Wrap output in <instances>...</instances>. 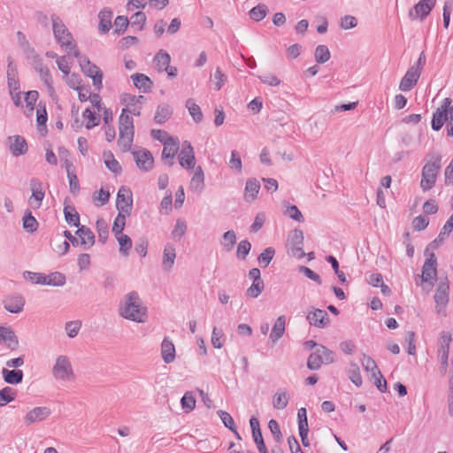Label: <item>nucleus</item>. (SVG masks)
I'll return each mask as SVG.
<instances>
[{"label":"nucleus","instance_id":"obj_10","mask_svg":"<svg viewBox=\"0 0 453 453\" xmlns=\"http://www.w3.org/2000/svg\"><path fill=\"white\" fill-rule=\"evenodd\" d=\"M435 4L436 0H420L409 11V17L412 19L419 18L420 20H423L428 16Z\"/></svg>","mask_w":453,"mask_h":453},{"label":"nucleus","instance_id":"obj_45","mask_svg":"<svg viewBox=\"0 0 453 453\" xmlns=\"http://www.w3.org/2000/svg\"><path fill=\"white\" fill-rule=\"evenodd\" d=\"M128 216H130V214H126L124 212L118 213V216L116 217L112 226V232L116 236L123 232L126 226V219Z\"/></svg>","mask_w":453,"mask_h":453},{"label":"nucleus","instance_id":"obj_64","mask_svg":"<svg viewBox=\"0 0 453 453\" xmlns=\"http://www.w3.org/2000/svg\"><path fill=\"white\" fill-rule=\"evenodd\" d=\"M357 26V19L352 15H345L341 18L340 27L344 30L354 28Z\"/></svg>","mask_w":453,"mask_h":453},{"label":"nucleus","instance_id":"obj_14","mask_svg":"<svg viewBox=\"0 0 453 453\" xmlns=\"http://www.w3.org/2000/svg\"><path fill=\"white\" fill-rule=\"evenodd\" d=\"M136 165L143 171H150L153 167L154 159L152 154L148 150H142L133 152Z\"/></svg>","mask_w":453,"mask_h":453},{"label":"nucleus","instance_id":"obj_54","mask_svg":"<svg viewBox=\"0 0 453 453\" xmlns=\"http://www.w3.org/2000/svg\"><path fill=\"white\" fill-rule=\"evenodd\" d=\"M251 249V244L248 240H242L239 242L237 246L236 255L237 257L241 260H245L246 257L250 253Z\"/></svg>","mask_w":453,"mask_h":453},{"label":"nucleus","instance_id":"obj_27","mask_svg":"<svg viewBox=\"0 0 453 453\" xmlns=\"http://www.w3.org/2000/svg\"><path fill=\"white\" fill-rule=\"evenodd\" d=\"M306 319L310 325L319 328H325L330 325L328 313H308Z\"/></svg>","mask_w":453,"mask_h":453},{"label":"nucleus","instance_id":"obj_26","mask_svg":"<svg viewBox=\"0 0 453 453\" xmlns=\"http://www.w3.org/2000/svg\"><path fill=\"white\" fill-rule=\"evenodd\" d=\"M134 85L144 93L149 92L153 85L152 81L143 73H134L131 76Z\"/></svg>","mask_w":453,"mask_h":453},{"label":"nucleus","instance_id":"obj_7","mask_svg":"<svg viewBox=\"0 0 453 453\" xmlns=\"http://www.w3.org/2000/svg\"><path fill=\"white\" fill-rule=\"evenodd\" d=\"M52 374L55 379L68 381L74 377L73 367L69 358L66 356L57 357L56 363L52 368Z\"/></svg>","mask_w":453,"mask_h":453},{"label":"nucleus","instance_id":"obj_24","mask_svg":"<svg viewBox=\"0 0 453 453\" xmlns=\"http://www.w3.org/2000/svg\"><path fill=\"white\" fill-rule=\"evenodd\" d=\"M7 311H21L25 305V299L20 295L8 296L4 301Z\"/></svg>","mask_w":453,"mask_h":453},{"label":"nucleus","instance_id":"obj_29","mask_svg":"<svg viewBox=\"0 0 453 453\" xmlns=\"http://www.w3.org/2000/svg\"><path fill=\"white\" fill-rule=\"evenodd\" d=\"M78 229L75 232L77 235L81 238V244L82 245H88V248H90L95 243V234L87 226H77Z\"/></svg>","mask_w":453,"mask_h":453},{"label":"nucleus","instance_id":"obj_6","mask_svg":"<svg viewBox=\"0 0 453 453\" xmlns=\"http://www.w3.org/2000/svg\"><path fill=\"white\" fill-rule=\"evenodd\" d=\"M437 258L434 253H430L422 266L421 275H417L416 277V283L418 285V279H420V284L426 282L433 286L434 280L437 276Z\"/></svg>","mask_w":453,"mask_h":453},{"label":"nucleus","instance_id":"obj_38","mask_svg":"<svg viewBox=\"0 0 453 453\" xmlns=\"http://www.w3.org/2000/svg\"><path fill=\"white\" fill-rule=\"evenodd\" d=\"M268 13V7L265 4H258L250 11V18L255 21H260Z\"/></svg>","mask_w":453,"mask_h":453},{"label":"nucleus","instance_id":"obj_13","mask_svg":"<svg viewBox=\"0 0 453 453\" xmlns=\"http://www.w3.org/2000/svg\"><path fill=\"white\" fill-rule=\"evenodd\" d=\"M420 74L419 70H417L416 67H410L400 81L399 89L403 92L411 90L417 84Z\"/></svg>","mask_w":453,"mask_h":453},{"label":"nucleus","instance_id":"obj_30","mask_svg":"<svg viewBox=\"0 0 453 453\" xmlns=\"http://www.w3.org/2000/svg\"><path fill=\"white\" fill-rule=\"evenodd\" d=\"M204 188V173L201 166H197L190 180V188L202 192Z\"/></svg>","mask_w":453,"mask_h":453},{"label":"nucleus","instance_id":"obj_62","mask_svg":"<svg viewBox=\"0 0 453 453\" xmlns=\"http://www.w3.org/2000/svg\"><path fill=\"white\" fill-rule=\"evenodd\" d=\"M284 214L297 222L304 221V218H303L302 212L299 211V209L296 205L288 206Z\"/></svg>","mask_w":453,"mask_h":453},{"label":"nucleus","instance_id":"obj_1","mask_svg":"<svg viewBox=\"0 0 453 453\" xmlns=\"http://www.w3.org/2000/svg\"><path fill=\"white\" fill-rule=\"evenodd\" d=\"M127 110L123 109L119 119V137L118 144L122 151H128L131 149L134 134L133 118L127 114Z\"/></svg>","mask_w":453,"mask_h":453},{"label":"nucleus","instance_id":"obj_63","mask_svg":"<svg viewBox=\"0 0 453 453\" xmlns=\"http://www.w3.org/2000/svg\"><path fill=\"white\" fill-rule=\"evenodd\" d=\"M128 24L129 20L126 16H118L114 21V32L118 35L123 34L126 31Z\"/></svg>","mask_w":453,"mask_h":453},{"label":"nucleus","instance_id":"obj_40","mask_svg":"<svg viewBox=\"0 0 453 453\" xmlns=\"http://www.w3.org/2000/svg\"><path fill=\"white\" fill-rule=\"evenodd\" d=\"M196 398L192 392H186L180 399L181 408L186 413L192 411L196 407Z\"/></svg>","mask_w":453,"mask_h":453},{"label":"nucleus","instance_id":"obj_15","mask_svg":"<svg viewBox=\"0 0 453 453\" xmlns=\"http://www.w3.org/2000/svg\"><path fill=\"white\" fill-rule=\"evenodd\" d=\"M9 150L14 157L25 155L28 150L26 139L20 135L10 136Z\"/></svg>","mask_w":453,"mask_h":453},{"label":"nucleus","instance_id":"obj_53","mask_svg":"<svg viewBox=\"0 0 453 453\" xmlns=\"http://www.w3.org/2000/svg\"><path fill=\"white\" fill-rule=\"evenodd\" d=\"M451 341V334L446 332H442L440 337L438 353H443V351H445L446 353L449 354Z\"/></svg>","mask_w":453,"mask_h":453},{"label":"nucleus","instance_id":"obj_41","mask_svg":"<svg viewBox=\"0 0 453 453\" xmlns=\"http://www.w3.org/2000/svg\"><path fill=\"white\" fill-rule=\"evenodd\" d=\"M288 395L284 392H276L273 397V405L277 410H283L288 403Z\"/></svg>","mask_w":453,"mask_h":453},{"label":"nucleus","instance_id":"obj_17","mask_svg":"<svg viewBox=\"0 0 453 453\" xmlns=\"http://www.w3.org/2000/svg\"><path fill=\"white\" fill-rule=\"evenodd\" d=\"M50 415L48 407H35L26 415L24 421L27 426L45 420Z\"/></svg>","mask_w":453,"mask_h":453},{"label":"nucleus","instance_id":"obj_47","mask_svg":"<svg viewBox=\"0 0 453 453\" xmlns=\"http://www.w3.org/2000/svg\"><path fill=\"white\" fill-rule=\"evenodd\" d=\"M117 240L119 244V252L124 256H127L129 250L132 248L131 238L128 235L121 233L117 236Z\"/></svg>","mask_w":453,"mask_h":453},{"label":"nucleus","instance_id":"obj_9","mask_svg":"<svg viewBox=\"0 0 453 453\" xmlns=\"http://www.w3.org/2000/svg\"><path fill=\"white\" fill-rule=\"evenodd\" d=\"M116 207L119 212L131 214L133 207V197L130 188L121 186L116 198Z\"/></svg>","mask_w":453,"mask_h":453},{"label":"nucleus","instance_id":"obj_39","mask_svg":"<svg viewBox=\"0 0 453 453\" xmlns=\"http://www.w3.org/2000/svg\"><path fill=\"white\" fill-rule=\"evenodd\" d=\"M186 107L188 109L189 114L192 116L195 122L199 123L203 120L202 111L192 98L187 100Z\"/></svg>","mask_w":453,"mask_h":453},{"label":"nucleus","instance_id":"obj_49","mask_svg":"<svg viewBox=\"0 0 453 453\" xmlns=\"http://www.w3.org/2000/svg\"><path fill=\"white\" fill-rule=\"evenodd\" d=\"M15 390L5 387L0 390V406H4L15 399Z\"/></svg>","mask_w":453,"mask_h":453},{"label":"nucleus","instance_id":"obj_58","mask_svg":"<svg viewBox=\"0 0 453 453\" xmlns=\"http://www.w3.org/2000/svg\"><path fill=\"white\" fill-rule=\"evenodd\" d=\"M81 326V320H73L65 323V332L70 338L75 337Z\"/></svg>","mask_w":453,"mask_h":453},{"label":"nucleus","instance_id":"obj_55","mask_svg":"<svg viewBox=\"0 0 453 453\" xmlns=\"http://www.w3.org/2000/svg\"><path fill=\"white\" fill-rule=\"evenodd\" d=\"M452 232L450 228H447V226L444 224L442 229L441 230L439 235L436 239H434L430 244V248L433 250L437 249L443 242L444 240L449 235V234Z\"/></svg>","mask_w":453,"mask_h":453},{"label":"nucleus","instance_id":"obj_44","mask_svg":"<svg viewBox=\"0 0 453 453\" xmlns=\"http://www.w3.org/2000/svg\"><path fill=\"white\" fill-rule=\"evenodd\" d=\"M104 163L107 168L114 173H119L121 172V166L119 163L114 158L111 152L104 153Z\"/></svg>","mask_w":453,"mask_h":453},{"label":"nucleus","instance_id":"obj_11","mask_svg":"<svg viewBox=\"0 0 453 453\" xmlns=\"http://www.w3.org/2000/svg\"><path fill=\"white\" fill-rule=\"evenodd\" d=\"M179 163L181 167L193 169L196 165V157L193 147L188 141L183 142L181 150L179 154Z\"/></svg>","mask_w":453,"mask_h":453},{"label":"nucleus","instance_id":"obj_19","mask_svg":"<svg viewBox=\"0 0 453 453\" xmlns=\"http://www.w3.org/2000/svg\"><path fill=\"white\" fill-rule=\"evenodd\" d=\"M122 311H141V300L137 292L133 291L126 296L123 306L120 308Z\"/></svg>","mask_w":453,"mask_h":453},{"label":"nucleus","instance_id":"obj_31","mask_svg":"<svg viewBox=\"0 0 453 453\" xmlns=\"http://www.w3.org/2000/svg\"><path fill=\"white\" fill-rule=\"evenodd\" d=\"M173 114V110L168 104H160L157 106L154 119L157 124H164Z\"/></svg>","mask_w":453,"mask_h":453},{"label":"nucleus","instance_id":"obj_4","mask_svg":"<svg viewBox=\"0 0 453 453\" xmlns=\"http://www.w3.org/2000/svg\"><path fill=\"white\" fill-rule=\"evenodd\" d=\"M441 157H434L433 161L427 162L422 169L420 188L423 191L430 190L435 184L437 174L441 169Z\"/></svg>","mask_w":453,"mask_h":453},{"label":"nucleus","instance_id":"obj_59","mask_svg":"<svg viewBox=\"0 0 453 453\" xmlns=\"http://www.w3.org/2000/svg\"><path fill=\"white\" fill-rule=\"evenodd\" d=\"M24 278L34 284L44 285L45 274L42 273L25 272Z\"/></svg>","mask_w":453,"mask_h":453},{"label":"nucleus","instance_id":"obj_61","mask_svg":"<svg viewBox=\"0 0 453 453\" xmlns=\"http://www.w3.org/2000/svg\"><path fill=\"white\" fill-rule=\"evenodd\" d=\"M82 116L84 119H88L86 124L87 129H91L92 127H96L99 123V119L96 116V113L89 109H86Z\"/></svg>","mask_w":453,"mask_h":453},{"label":"nucleus","instance_id":"obj_23","mask_svg":"<svg viewBox=\"0 0 453 453\" xmlns=\"http://www.w3.org/2000/svg\"><path fill=\"white\" fill-rule=\"evenodd\" d=\"M112 12L110 9L104 8L103 9L99 14V24L98 30L102 34H106L110 31L111 27V19H112Z\"/></svg>","mask_w":453,"mask_h":453},{"label":"nucleus","instance_id":"obj_20","mask_svg":"<svg viewBox=\"0 0 453 453\" xmlns=\"http://www.w3.org/2000/svg\"><path fill=\"white\" fill-rule=\"evenodd\" d=\"M164 144L162 157L164 159H171L173 160L179 150V140L177 138H170ZM173 164V161L169 163V165Z\"/></svg>","mask_w":453,"mask_h":453},{"label":"nucleus","instance_id":"obj_8","mask_svg":"<svg viewBox=\"0 0 453 453\" xmlns=\"http://www.w3.org/2000/svg\"><path fill=\"white\" fill-rule=\"evenodd\" d=\"M451 103L452 101L450 98H444L441 107L437 108L434 113L432 119V128L434 131H439L442 127L444 122L448 119L449 112L451 111V108L453 106L451 105Z\"/></svg>","mask_w":453,"mask_h":453},{"label":"nucleus","instance_id":"obj_56","mask_svg":"<svg viewBox=\"0 0 453 453\" xmlns=\"http://www.w3.org/2000/svg\"><path fill=\"white\" fill-rule=\"evenodd\" d=\"M96 229L99 241L102 242V243H105L109 235V229L106 222L104 219H98L96 221Z\"/></svg>","mask_w":453,"mask_h":453},{"label":"nucleus","instance_id":"obj_43","mask_svg":"<svg viewBox=\"0 0 453 453\" xmlns=\"http://www.w3.org/2000/svg\"><path fill=\"white\" fill-rule=\"evenodd\" d=\"M236 243V234L234 230L226 231L222 237L221 244L226 251H230Z\"/></svg>","mask_w":453,"mask_h":453},{"label":"nucleus","instance_id":"obj_36","mask_svg":"<svg viewBox=\"0 0 453 453\" xmlns=\"http://www.w3.org/2000/svg\"><path fill=\"white\" fill-rule=\"evenodd\" d=\"M348 377L353 384L360 387L363 383L362 376L360 373L359 366L357 363L351 362L348 370Z\"/></svg>","mask_w":453,"mask_h":453},{"label":"nucleus","instance_id":"obj_51","mask_svg":"<svg viewBox=\"0 0 453 453\" xmlns=\"http://www.w3.org/2000/svg\"><path fill=\"white\" fill-rule=\"evenodd\" d=\"M226 80V75L221 71L219 67H217L215 73L211 76V81L214 83V88L216 90H219L223 87Z\"/></svg>","mask_w":453,"mask_h":453},{"label":"nucleus","instance_id":"obj_22","mask_svg":"<svg viewBox=\"0 0 453 453\" xmlns=\"http://www.w3.org/2000/svg\"><path fill=\"white\" fill-rule=\"evenodd\" d=\"M161 356L165 364H170L175 359V347L169 338L165 337L161 344Z\"/></svg>","mask_w":453,"mask_h":453},{"label":"nucleus","instance_id":"obj_42","mask_svg":"<svg viewBox=\"0 0 453 453\" xmlns=\"http://www.w3.org/2000/svg\"><path fill=\"white\" fill-rule=\"evenodd\" d=\"M315 60L319 64H324L330 59L331 54L329 49L326 45H319L314 53Z\"/></svg>","mask_w":453,"mask_h":453},{"label":"nucleus","instance_id":"obj_34","mask_svg":"<svg viewBox=\"0 0 453 453\" xmlns=\"http://www.w3.org/2000/svg\"><path fill=\"white\" fill-rule=\"evenodd\" d=\"M65 284V276L59 273L54 272L50 274H45L44 285L53 287H62Z\"/></svg>","mask_w":453,"mask_h":453},{"label":"nucleus","instance_id":"obj_35","mask_svg":"<svg viewBox=\"0 0 453 453\" xmlns=\"http://www.w3.org/2000/svg\"><path fill=\"white\" fill-rule=\"evenodd\" d=\"M154 61L156 62V65L159 72H164L165 69L168 67L171 62L170 55L160 50L155 56Z\"/></svg>","mask_w":453,"mask_h":453},{"label":"nucleus","instance_id":"obj_5","mask_svg":"<svg viewBox=\"0 0 453 453\" xmlns=\"http://www.w3.org/2000/svg\"><path fill=\"white\" fill-rule=\"evenodd\" d=\"M303 232L301 229L296 228L289 233L286 244L287 252L289 256L298 259L305 256L303 249Z\"/></svg>","mask_w":453,"mask_h":453},{"label":"nucleus","instance_id":"obj_3","mask_svg":"<svg viewBox=\"0 0 453 453\" xmlns=\"http://www.w3.org/2000/svg\"><path fill=\"white\" fill-rule=\"evenodd\" d=\"M73 56L78 59L82 72L92 79L94 87L98 91L101 90L103 87V73L100 68L91 63L86 56L81 55L79 50H74Z\"/></svg>","mask_w":453,"mask_h":453},{"label":"nucleus","instance_id":"obj_12","mask_svg":"<svg viewBox=\"0 0 453 453\" xmlns=\"http://www.w3.org/2000/svg\"><path fill=\"white\" fill-rule=\"evenodd\" d=\"M30 188L32 196L29 198V203L34 208H39L45 196L42 183L38 179L33 178L30 180Z\"/></svg>","mask_w":453,"mask_h":453},{"label":"nucleus","instance_id":"obj_52","mask_svg":"<svg viewBox=\"0 0 453 453\" xmlns=\"http://www.w3.org/2000/svg\"><path fill=\"white\" fill-rule=\"evenodd\" d=\"M319 356L321 357L323 364H332L335 361L334 353L323 345H319L317 349Z\"/></svg>","mask_w":453,"mask_h":453},{"label":"nucleus","instance_id":"obj_50","mask_svg":"<svg viewBox=\"0 0 453 453\" xmlns=\"http://www.w3.org/2000/svg\"><path fill=\"white\" fill-rule=\"evenodd\" d=\"M23 228L29 233H34L37 230L38 222L35 219V218L31 214V212H28L24 216Z\"/></svg>","mask_w":453,"mask_h":453},{"label":"nucleus","instance_id":"obj_48","mask_svg":"<svg viewBox=\"0 0 453 453\" xmlns=\"http://www.w3.org/2000/svg\"><path fill=\"white\" fill-rule=\"evenodd\" d=\"M187 222L184 219H179L176 220L175 226L172 231V236L174 239L180 240L187 231Z\"/></svg>","mask_w":453,"mask_h":453},{"label":"nucleus","instance_id":"obj_33","mask_svg":"<svg viewBox=\"0 0 453 453\" xmlns=\"http://www.w3.org/2000/svg\"><path fill=\"white\" fill-rule=\"evenodd\" d=\"M64 215H65V221L69 225H73L74 226H80V215L77 212L74 206L65 205L64 207Z\"/></svg>","mask_w":453,"mask_h":453},{"label":"nucleus","instance_id":"obj_21","mask_svg":"<svg viewBox=\"0 0 453 453\" xmlns=\"http://www.w3.org/2000/svg\"><path fill=\"white\" fill-rule=\"evenodd\" d=\"M176 258L175 248L173 244L167 243L163 251L162 266L165 271L169 272L173 266Z\"/></svg>","mask_w":453,"mask_h":453},{"label":"nucleus","instance_id":"obj_37","mask_svg":"<svg viewBox=\"0 0 453 453\" xmlns=\"http://www.w3.org/2000/svg\"><path fill=\"white\" fill-rule=\"evenodd\" d=\"M217 414L220 418V419L223 422L224 426L226 427H227L229 430H231L232 432H234L235 436L238 439H241V436H240V434H238V432L236 430V426H235L234 421L233 418L231 417V415L227 411H222V410L218 411Z\"/></svg>","mask_w":453,"mask_h":453},{"label":"nucleus","instance_id":"obj_46","mask_svg":"<svg viewBox=\"0 0 453 453\" xmlns=\"http://www.w3.org/2000/svg\"><path fill=\"white\" fill-rule=\"evenodd\" d=\"M275 254V250L272 247L266 248L257 257L258 264L261 267L268 266Z\"/></svg>","mask_w":453,"mask_h":453},{"label":"nucleus","instance_id":"obj_28","mask_svg":"<svg viewBox=\"0 0 453 453\" xmlns=\"http://www.w3.org/2000/svg\"><path fill=\"white\" fill-rule=\"evenodd\" d=\"M4 380L11 385H17L22 382L23 372L19 369L8 370L4 368L2 370Z\"/></svg>","mask_w":453,"mask_h":453},{"label":"nucleus","instance_id":"obj_18","mask_svg":"<svg viewBox=\"0 0 453 453\" xmlns=\"http://www.w3.org/2000/svg\"><path fill=\"white\" fill-rule=\"evenodd\" d=\"M286 326V317L284 315L280 316L271 330L269 335V342L273 346L283 336Z\"/></svg>","mask_w":453,"mask_h":453},{"label":"nucleus","instance_id":"obj_60","mask_svg":"<svg viewBox=\"0 0 453 453\" xmlns=\"http://www.w3.org/2000/svg\"><path fill=\"white\" fill-rule=\"evenodd\" d=\"M268 427L273 434L275 441L280 444L282 442L283 436L278 422L274 419H271L268 423Z\"/></svg>","mask_w":453,"mask_h":453},{"label":"nucleus","instance_id":"obj_2","mask_svg":"<svg viewBox=\"0 0 453 453\" xmlns=\"http://www.w3.org/2000/svg\"><path fill=\"white\" fill-rule=\"evenodd\" d=\"M53 34L56 41L61 45L65 47L68 54H73L76 49L75 44L73 43V35L63 23L62 19L56 14L51 15Z\"/></svg>","mask_w":453,"mask_h":453},{"label":"nucleus","instance_id":"obj_32","mask_svg":"<svg viewBox=\"0 0 453 453\" xmlns=\"http://www.w3.org/2000/svg\"><path fill=\"white\" fill-rule=\"evenodd\" d=\"M361 364L364 369L367 372H370L372 378H376L377 375H380V371L378 369L376 362L370 356L363 354Z\"/></svg>","mask_w":453,"mask_h":453},{"label":"nucleus","instance_id":"obj_16","mask_svg":"<svg viewBox=\"0 0 453 453\" xmlns=\"http://www.w3.org/2000/svg\"><path fill=\"white\" fill-rule=\"evenodd\" d=\"M449 291V280L448 278H445L440 281L434 294V302L440 308L445 307V305L448 303Z\"/></svg>","mask_w":453,"mask_h":453},{"label":"nucleus","instance_id":"obj_57","mask_svg":"<svg viewBox=\"0 0 453 453\" xmlns=\"http://www.w3.org/2000/svg\"><path fill=\"white\" fill-rule=\"evenodd\" d=\"M323 362L321 357L317 350L309 356L307 360V367L310 370H319Z\"/></svg>","mask_w":453,"mask_h":453},{"label":"nucleus","instance_id":"obj_25","mask_svg":"<svg viewBox=\"0 0 453 453\" xmlns=\"http://www.w3.org/2000/svg\"><path fill=\"white\" fill-rule=\"evenodd\" d=\"M260 189V183L257 179H249L245 185L244 199L248 203L253 202Z\"/></svg>","mask_w":453,"mask_h":453}]
</instances>
